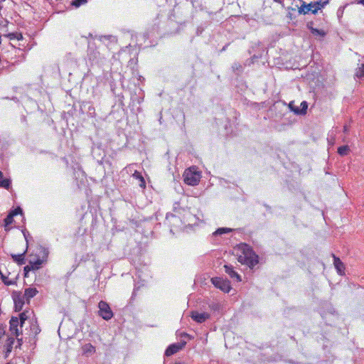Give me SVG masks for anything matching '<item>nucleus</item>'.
Returning a JSON list of instances; mask_svg holds the SVG:
<instances>
[{
  "label": "nucleus",
  "mask_w": 364,
  "mask_h": 364,
  "mask_svg": "<svg viewBox=\"0 0 364 364\" xmlns=\"http://www.w3.org/2000/svg\"><path fill=\"white\" fill-rule=\"evenodd\" d=\"M225 272L230 276V278L235 279L237 282L241 281V277L237 274L231 265L224 266Z\"/></svg>",
  "instance_id": "obj_13"
},
{
  "label": "nucleus",
  "mask_w": 364,
  "mask_h": 364,
  "mask_svg": "<svg viewBox=\"0 0 364 364\" xmlns=\"http://www.w3.org/2000/svg\"><path fill=\"white\" fill-rule=\"evenodd\" d=\"M191 318L198 323H203L210 318V314L205 312L200 313L198 311L191 312Z\"/></svg>",
  "instance_id": "obj_11"
},
{
  "label": "nucleus",
  "mask_w": 364,
  "mask_h": 364,
  "mask_svg": "<svg viewBox=\"0 0 364 364\" xmlns=\"http://www.w3.org/2000/svg\"><path fill=\"white\" fill-rule=\"evenodd\" d=\"M38 290L36 288H28L25 289L24 296L27 300L34 297L38 294Z\"/></svg>",
  "instance_id": "obj_18"
},
{
  "label": "nucleus",
  "mask_w": 364,
  "mask_h": 364,
  "mask_svg": "<svg viewBox=\"0 0 364 364\" xmlns=\"http://www.w3.org/2000/svg\"><path fill=\"white\" fill-rule=\"evenodd\" d=\"M274 1L276 2H279L280 1L279 0H274Z\"/></svg>",
  "instance_id": "obj_38"
},
{
  "label": "nucleus",
  "mask_w": 364,
  "mask_h": 364,
  "mask_svg": "<svg viewBox=\"0 0 364 364\" xmlns=\"http://www.w3.org/2000/svg\"><path fill=\"white\" fill-rule=\"evenodd\" d=\"M314 2L317 9H318V10H321L325 8V6L329 4V0H317L314 1Z\"/></svg>",
  "instance_id": "obj_19"
},
{
  "label": "nucleus",
  "mask_w": 364,
  "mask_h": 364,
  "mask_svg": "<svg viewBox=\"0 0 364 364\" xmlns=\"http://www.w3.org/2000/svg\"><path fill=\"white\" fill-rule=\"evenodd\" d=\"M11 181L9 179H3L0 181V186L9 189L10 187Z\"/></svg>",
  "instance_id": "obj_27"
},
{
  "label": "nucleus",
  "mask_w": 364,
  "mask_h": 364,
  "mask_svg": "<svg viewBox=\"0 0 364 364\" xmlns=\"http://www.w3.org/2000/svg\"><path fill=\"white\" fill-rule=\"evenodd\" d=\"M17 340H18V345L21 346V343H22V338H17Z\"/></svg>",
  "instance_id": "obj_34"
},
{
  "label": "nucleus",
  "mask_w": 364,
  "mask_h": 364,
  "mask_svg": "<svg viewBox=\"0 0 364 364\" xmlns=\"http://www.w3.org/2000/svg\"><path fill=\"white\" fill-rule=\"evenodd\" d=\"M0 277L3 283L6 286L14 285L16 283L18 272L14 269V266L8 264H0Z\"/></svg>",
  "instance_id": "obj_1"
},
{
  "label": "nucleus",
  "mask_w": 364,
  "mask_h": 364,
  "mask_svg": "<svg viewBox=\"0 0 364 364\" xmlns=\"http://www.w3.org/2000/svg\"><path fill=\"white\" fill-rule=\"evenodd\" d=\"M18 326H20L18 318L17 317L12 316L9 321V331L16 337H18L22 334V329L21 328L19 329Z\"/></svg>",
  "instance_id": "obj_9"
},
{
  "label": "nucleus",
  "mask_w": 364,
  "mask_h": 364,
  "mask_svg": "<svg viewBox=\"0 0 364 364\" xmlns=\"http://www.w3.org/2000/svg\"><path fill=\"white\" fill-rule=\"evenodd\" d=\"M343 129L345 132H347L348 130L347 126H344Z\"/></svg>",
  "instance_id": "obj_35"
},
{
  "label": "nucleus",
  "mask_w": 364,
  "mask_h": 364,
  "mask_svg": "<svg viewBox=\"0 0 364 364\" xmlns=\"http://www.w3.org/2000/svg\"><path fill=\"white\" fill-rule=\"evenodd\" d=\"M358 4H360L364 6V0H358Z\"/></svg>",
  "instance_id": "obj_33"
},
{
  "label": "nucleus",
  "mask_w": 364,
  "mask_h": 364,
  "mask_svg": "<svg viewBox=\"0 0 364 364\" xmlns=\"http://www.w3.org/2000/svg\"><path fill=\"white\" fill-rule=\"evenodd\" d=\"M301 6L298 7V13L299 14L306 15L309 13L312 14H316L319 11L315 5L314 1H311L309 4H306L304 1L300 0Z\"/></svg>",
  "instance_id": "obj_5"
},
{
  "label": "nucleus",
  "mask_w": 364,
  "mask_h": 364,
  "mask_svg": "<svg viewBox=\"0 0 364 364\" xmlns=\"http://www.w3.org/2000/svg\"><path fill=\"white\" fill-rule=\"evenodd\" d=\"M22 213V210L20 207H18L16 208H15L14 210H13L11 212H10L9 213L13 216L14 217L15 215H17L18 214H20Z\"/></svg>",
  "instance_id": "obj_30"
},
{
  "label": "nucleus",
  "mask_w": 364,
  "mask_h": 364,
  "mask_svg": "<svg viewBox=\"0 0 364 364\" xmlns=\"http://www.w3.org/2000/svg\"><path fill=\"white\" fill-rule=\"evenodd\" d=\"M10 40L17 39L18 41L23 39V36L20 33H11L6 35Z\"/></svg>",
  "instance_id": "obj_22"
},
{
  "label": "nucleus",
  "mask_w": 364,
  "mask_h": 364,
  "mask_svg": "<svg viewBox=\"0 0 364 364\" xmlns=\"http://www.w3.org/2000/svg\"><path fill=\"white\" fill-rule=\"evenodd\" d=\"M230 231H231V229H230V228H218V229L215 232V235H222V234H224V233L230 232Z\"/></svg>",
  "instance_id": "obj_28"
},
{
  "label": "nucleus",
  "mask_w": 364,
  "mask_h": 364,
  "mask_svg": "<svg viewBox=\"0 0 364 364\" xmlns=\"http://www.w3.org/2000/svg\"><path fill=\"white\" fill-rule=\"evenodd\" d=\"M332 257L333 258V265L337 270V272L340 275H343L345 274V265L343 262L334 254H332Z\"/></svg>",
  "instance_id": "obj_10"
},
{
  "label": "nucleus",
  "mask_w": 364,
  "mask_h": 364,
  "mask_svg": "<svg viewBox=\"0 0 364 364\" xmlns=\"http://www.w3.org/2000/svg\"><path fill=\"white\" fill-rule=\"evenodd\" d=\"M237 260L242 264L247 265L250 268L254 267L259 262L258 256L247 245L244 246L238 255Z\"/></svg>",
  "instance_id": "obj_2"
},
{
  "label": "nucleus",
  "mask_w": 364,
  "mask_h": 364,
  "mask_svg": "<svg viewBox=\"0 0 364 364\" xmlns=\"http://www.w3.org/2000/svg\"><path fill=\"white\" fill-rule=\"evenodd\" d=\"M6 0H0V11L3 9L4 6L2 5V3L6 1Z\"/></svg>",
  "instance_id": "obj_32"
},
{
  "label": "nucleus",
  "mask_w": 364,
  "mask_h": 364,
  "mask_svg": "<svg viewBox=\"0 0 364 364\" xmlns=\"http://www.w3.org/2000/svg\"><path fill=\"white\" fill-rule=\"evenodd\" d=\"M87 1V0H75L72 2V5L78 7L81 4L86 3Z\"/></svg>",
  "instance_id": "obj_29"
},
{
  "label": "nucleus",
  "mask_w": 364,
  "mask_h": 364,
  "mask_svg": "<svg viewBox=\"0 0 364 364\" xmlns=\"http://www.w3.org/2000/svg\"><path fill=\"white\" fill-rule=\"evenodd\" d=\"M24 273H25V277H27V274L28 273L31 271V270H34L33 269V267L32 265H31V264L29 263V264L26 265V267H24Z\"/></svg>",
  "instance_id": "obj_31"
},
{
  "label": "nucleus",
  "mask_w": 364,
  "mask_h": 364,
  "mask_svg": "<svg viewBox=\"0 0 364 364\" xmlns=\"http://www.w3.org/2000/svg\"><path fill=\"white\" fill-rule=\"evenodd\" d=\"M132 176L139 181V186L141 188H146V181L144 180V178L143 177V176L141 175V173L138 171H135L134 172V173L132 174Z\"/></svg>",
  "instance_id": "obj_17"
},
{
  "label": "nucleus",
  "mask_w": 364,
  "mask_h": 364,
  "mask_svg": "<svg viewBox=\"0 0 364 364\" xmlns=\"http://www.w3.org/2000/svg\"><path fill=\"white\" fill-rule=\"evenodd\" d=\"M38 253L41 255V258H38L35 261L30 260L29 263L33 266V269L36 270L41 268V264L47 260V257L48 255V251L46 248L43 247H39L37 249Z\"/></svg>",
  "instance_id": "obj_6"
},
{
  "label": "nucleus",
  "mask_w": 364,
  "mask_h": 364,
  "mask_svg": "<svg viewBox=\"0 0 364 364\" xmlns=\"http://www.w3.org/2000/svg\"><path fill=\"white\" fill-rule=\"evenodd\" d=\"M82 351L84 355H89L94 354L96 351V349L92 344L86 343L82 346Z\"/></svg>",
  "instance_id": "obj_16"
},
{
  "label": "nucleus",
  "mask_w": 364,
  "mask_h": 364,
  "mask_svg": "<svg viewBox=\"0 0 364 364\" xmlns=\"http://www.w3.org/2000/svg\"><path fill=\"white\" fill-rule=\"evenodd\" d=\"M98 314L104 320L109 321L113 317V312L109 305L106 301H100L98 303Z\"/></svg>",
  "instance_id": "obj_4"
},
{
  "label": "nucleus",
  "mask_w": 364,
  "mask_h": 364,
  "mask_svg": "<svg viewBox=\"0 0 364 364\" xmlns=\"http://www.w3.org/2000/svg\"><path fill=\"white\" fill-rule=\"evenodd\" d=\"M349 152V146L347 145L341 146L338 148V153L341 156H346Z\"/></svg>",
  "instance_id": "obj_20"
},
{
  "label": "nucleus",
  "mask_w": 364,
  "mask_h": 364,
  "mask_svg": "<svg viewBox=\"0 0 364 364\" xmlns=\"http://www.w3.org/2000/svg\"><path fill=\"white\" fill-rule=\"evenodd\" d=\"M311 31L314 36H320L321 37H323L326 36V33L323 30H319L318 28H311Z\"/></svg>",
  "instance_id": "obj_26"
},
{
  "label": "nucleus",
  "mask_w": 364,
  "mask_h": 364,
  "mask_svg": "<svg viewBox=\"0 0 364 364\" xmlns=\"http://www.w3.org/2000/svg\"><path fill=\"white\" fill-rule=\"evenodd\" d=\"M15 309L16 311H20L22 309V307L24 304V301L21 299H15Z\"/></svg>",
  "instance_id": "obj_25"
},
{
  "label": "nucleus",
  "mask_w": 364,
  "mask_h": 364,
  "mask_svg": "<svg viewBox=\"0 0 364 364\" xmlns=\"http://www.w3.org/2000/svg\"><path fill=\"white\" fill-rule=\"evenodd\" d=\"M2 177H3V173H2V172H1V171H0V179H1V178H2Z\"/></svg>",
  "instance_id": "obj_36"
},
{
  "label": "nucleus",
  "mask_w": 364,
  "mask_h": 364,
  "mask_svg": "<svg viewBox=\"0 0 364 364\" xmlns=\"http://www.w3.org/2000/svg\"><path fill=\"white\" fill-rule=\"evenodd\" d=\"M355 75L358 77H364V64L362 63L358 65V68H356Z\"/></svg>",
  "instance_id": "obj_21"
},
{
  "label": "nucleus",
  "mask_w": 364,
  "mask_h": 364,
  "mask_svg": "<svg viewBox=\"0 0 364 364\" xmlns=\"http://www.w3.org/2000/svg\"><path fill=\"white\" fill-rule=\"evenodd\" d=\"M186 345V342L182 341L178 343L171 344L168 346L165 351L166 356H171L178 353L179 350H182Z\"/></svg>",
  "instance_id": "obj_8"
},
{
  "label": "nucleus",
  "mask_w": 364,
  "mask_h": 364,
  "mask_svg": "<svg viewBox=\"0 0 364 364\" xmlns=\"http://www.w3.org/2000/svg\"><path fill=\"white\" fill-rule=\"evenodd\" d=\"M18 318V321H19L20 327H21V328H22L25 321L28 318V316L26 315V312H22V313H21L19 314V318Z\"/></svg>",
  "instance_id": "obj_24"
},
{
  "label": "nucleus",
  "mask_w": 364,
  "mask_h": 364,
  "mask_svg": "<svg viewBox=\"0 0 364 364\" xmlns=\"http://www.w3.org/2000/svg\"><path fill=\"white\" fill-rule=\"evenodd\" d=\"M291 109L296 114H305L308 108V103L306 101H303L300 104V108L298 107H293L291 103L289 104Z\"/></svg>",
  "instance_id": "obj_12"
},
{
  "label": "nucleus",
  "mask_w": 364,
  "mask_h": 364,
  "mask_svg": "<svg viewBox=\"0 0 364 364\" xmlns=\"http://www.w3.org/2000/svg\"><path fill=\"white\" fill-rule=\"evenodd\" d=\"M183 181L185 183L189 186H196L200 179V174L197 171H192L190 168L183 173Z\"/></svg>",
  "instance_id": "obj_3"
},
{
  "label": "nucleus",
  "mask_w": 364,
  "mask_h": 364,
  "mask_svg": "<svg viewBox=\"0 0 364 364\" xmlns=\"http://www.w3.org/2000/svg\"><path fill=\"white\" fill-rule=\"evenodd\" d=\"M26 251L27 247L22 253L18 255L11 254V256L15 262H16L18 265H22L26 263L25 255L26 253Z\"/></svg>",
  "instance_id": "obj_14"
},
{
  "label": "nucleus",
  "mask_w": 364,
  "mask_h": 364,
  "mask_svg": "<svg viewBox=\"0 0 364 364\" xmlns=\"http://www.w3.org/2000/svg\"><path fill=\"white\" fill-rule=\"evenodd\" d=\"M15 340L13 337H8L6 343L4 346V353L5 356L8 357V355L10 354V353L12 351L13 346L14 344Z\"/></svg>",
  "instance_id": "obj_15"
},
{
  "label": "nucleus",
  "mask_w": 364,
  "mask_h": 364,
  "mask_svg": "<svg viewBox=\"0 0 364 364\" xmlns=\"http://www.w3.org/2000/svg\"><path fill=\"white\" fill-rule=\"evenodd\" d=\"M6 364H14V363H12V362H9V363H7Z\"/></svg>",
  "instance_id": "obj_37"
},
{
  "label": "nucleus",
  "mask_w": 364,
  "mask_h": 364,
  "mask_svg": "<svg viewBox=\"0 0 364 364\" xmlns=\"http://www.w3.org/2000/svg\"><path fill=\"white\" fill-rule=\"evenodd\" d=\"M13 222H14V217L10 213H9V215L4 219V226H5L6 230H9L8 226L9 225H11Z\"/></svg>",
  "instance_id": "obj_23"
},
{
  "label": "nucleus",
  "mask_w": 364,
  "mask_h": 364,
  "mask_svg": "<svg viewBox=\"0 0 364 364\" xmlns=\"http://www.w3.org/2000/svg\"><path fill=\"white\" fill-rule=\"evenodd\" d=\"M212 284L217 288L225 293L230 292L231 286L230 282L220 277H213L211 279Z\"/></svg>",
  "instance_id": "obj_7"
}]
</instances>
